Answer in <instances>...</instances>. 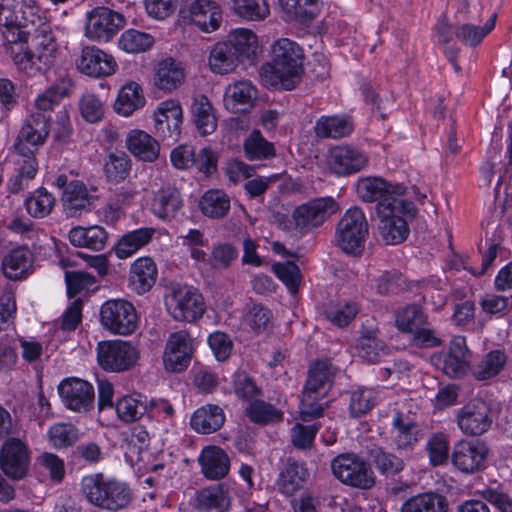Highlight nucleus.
Returning <instances> with one entry per match:
<instances>
[{
  "label": "nucleus",
  "instance_id": "nucleus-41",
  "mask_svg": "<svg viewBox=\"0 0 512 512\" xmlns=\"http://www.w3.org/2000/svg\"><path fill=\"white\" fill-rule=\"evenodd\" d=\"M73 82L67 75L60 77L50 87L40 93L35 99L37 113L47 112L59 105L61 100L67 97L72 90Z\"/></svg>",
  "mask_w": 512,
  "mask_h": 512
},
{
  "label": "nucleus",
  "instance_id": "nucleus-64",
  "mask_svg": "<svg viewBox=\"0 0 512 512\" xmlns=\"http://www.w3.org/2000/svg\"><path fill=\"white\" fill-rule=\"evenodd\" d=\"M39 467L48 473L49 479L54 483H61L65 477V464L63 459L51 452H43L37 457Z\"/></svg>",
  "mask_w": 512,
  "mask_h": 512
},
{
  "label": "nucleus",
  "instance_id": "nucleus-28",
  "mask_svg": "<svg viewBox=\"0 0 512 512\" xmlns=\"http://www.w3.org/2000/svg\"><path fill=\"white\" fill-rule=\"evenodd\" d=\"M183 208L180 191L173 186H165L157 190L152 198L151 212L155 217L170 222L176 218Z\"/></svg>",
  "mask_w": 512,
  "mask_h": 512
},
{
  "label": "nucleus",
  "instance_id": "nucleus-55",
  "mask_svg": "<svg viewBox=\"0 0 512 512\" xmlns=\"http://www.w3.org/2000/svg\"><path fill=\"white\" fill-rule=\"evenodd\" d=\"M55 205V197L45 188H38L24 201L27 213L33 218L48 216Z\"/></svg>",
  "mask_w": 512,
  "mask_h": 512
},
{
  "label": "nucleus",
  "instance_id": "nucleus-49",
  "mask_svg": "<svg viewBox=\"0 0 512 512\" xmlns=\"http://www.w3.org/2000/svg\"><path fill=\"white\" fill-rule=\"evenodd\" d=\"M144 104L145 98L141 86L136 82H129L120 89L114 107L118 114L128 117Z\"/></svg>",
  "mask_w": 512,
  "mask_h": 512
},
{
  "label": "nucleus",
  "instance_id": "nucleus-2",
  "mask_svg": "<svg viewBox=\"0 0 512 512\" xmlns=\"http://www.w3.org/2000/svg\"><path fill=\"white\" fill-rule=\"evenodd\" d=\"M32 29L30 47L23 48V44L9 47L10 54L19 70L28 76L46 71L55 61L57 44L53 33L46 23Z\"/></svg>",
  "mask_w": 512,
  "mask_h": 512
},
{
  "label": "nucleus",
  "instance_id": "nucleus-50",
  "mask_svg": "<svg viewBox=\"0 0 512 512\" xmlns=\"http://www.w3.org/2000/svg\"><path fill=\"white\" fill-rule=\"evenodd\" d=\"M226 43L236 52L242 61L254 57L258 49L257 36L249 29L239 28L228 35Z\"/></svg>",
  "mask_w": 512,
  "mask_h": 512
},
{
  "label": "nucleus",
  "instance_id": "nucleus-52",
  "mask_svg": "<svg viewBox=\"0 0 512 512\" xmlns=\"http://www.w3.org/2000/svg\"><path fill=\"white\" fill-rule=\"evenodd\" d=\"M199 206L205 216L223 218L230 210V198L223 190L210 189L201 197Z\"/></svg>",
  "mask_w": 512,
  "mask_h": 512
},
{
  "label": "nucleus",
  "instance_id": "nucleus-11",
  "mask_svg": "<svg viewBox=\"0 0 512 512\" xmlns=\"http://www.w3.org/2000/svg\"><path fill=\"white\" fill-rule=\"evenodd\" d=\"M167 310L176 321L194 322L205 312L202 294L190 285H174L166 299Z\"/></svg>",
  "mask_w": 512,
  "mask_h": 512
},
{
  "label": "nucleus",
  "instance_id": "nucleus-38",
  "mask_svg": "<svg viewBox=\"0 0 512 512\" xmlns=\"http://www.w3.org/2000/svg\"><path fill=\"white\" fill-rule=\"evenodd\" d=\"M126 144L128 150L140 160L153 162L159 156L160 147L157 140L142 130L130 131Z\"/></svg>",
  "mask_w": 512,
  "mask_h": 512
},
{
  "label": "nucleus",
  "instance_id": "nucleus-32",
  "mask_svg": "<svg viewBox=\"0 0 512 512\" xmlns=\"http://www.w3.org/2000/svg\"><path fill=\"white\" fill-rule=\"evenodd\" d=\"M197 506L205 512H228L231 497L227 485L220 483L202 488L197 492Z\"/></svg>",
  "mask_w": 512,
  "mask_h": 512
},
{
  "label": "nucleus",
  "instance_id": "nucleus-21",
  "mask_svg": "<svg viewBox=\"0 0 512 512\" xmlns=\"http://www.w3.org/2000/svg\"><path fill=\"white\" fill-rule=\"evenodd\" d=\"M368 156L358 148L350 145H338L330 150L328 165L337 176H350L367 167Z\"/></svg>",
  "mask_w": 512,
  "mask_h": 512
},
{
  "label": "nucleus",
  "instance_id": "nucleus-20",
  "mask_svg": "<svg viewBox=\"0 0 512 512\" xmlns=\"http://www.w3.org/2000/svg\"><path fill=\"white\" fill-rule=\"evenodd\" d=\"M49 121L50 119L43 113L29 115L14 143L16 152H36L49 135Z\"/></svg>",
  "mask_w": 512,
  "mask_h": 512
},
{
  "label": "nucleus",
  "instance_id": "nucleus-18",
  "mask_svg": "<svg viewBox=\"0 0 512 512\" xmlns=\"http://www.w3.org/2000/svg\"><path fill=\"white\" fill-rule=\"evenodd\" d=\"M457 425L466 435L480 436L486 433L493 422L491 409L482 400H473L458 410Z\"/></svg>",
  "mask_w": 512,
  "mask_h": 512
},
{
  "label": "nucleus",
  "instance_id": "nucleus-45",
  "mask_svg": "<svg viewBox=\"0 0 512 512\" xmlns=\"http://www.w3.org/2000/svg\"><path fill=\"white\" fill-rule=\"evenodd\" d=\"M208 62L212 72L227 74L234 71L241 60L226 41H223L212 47Z\"/></svg>",
  "mask_w": 512,
  "mask_h": 512
},
{
  "label": "nucleus",
  "instance_id": "nucleus-43",
  "mask_svg": "<svg viewBox=\"0 0 512 512\" xmlns=\"http://www.w3.org/2000/svg\"><path fill=\"white\" fill-rule=\"evenodd\" d=\"M131 159L125 152H111L103 160V173L108 183L119 184L130 174Z\"/></svg>",
  "mask_w": 512,
  "mask_h": 512
},
{
  "label": "nucleus",
  "instance_id": "nucleus-13",
  "mask_svg": "<svg viewBox=\"0 0 512 512\" xmlns=\"http://www.w3.org/2000/svg\"><path fill=\"white\" fill-rule=\"evenodd\" d=\"M340 209L331 196L319 197L298 206L292 214L295 228L302 234L321 226Z\"/></svg>",
  "mask_w": 512,
  "mask_h": 512
},
{
  "label": "nucleus",
  "instance_id": "nucleus-63",
  "mask_svg": "<svg viewBox=\"0 0 512 512\" xmlns=\"http://www.w3.org/2000/svg\"><path fill=\"white\" fill-rule=\"evenodd\" d=\"M375 403V391L369 388H360L351 393L349 410L353 417H358L370 411Z\"/></svg>",
  "mask_w": 512,
  "mask_h": 512
},
{
  "label": "nucleus",
  "instance_id": "nucleus-36",
  "mask_svg": "<svg viewBox=\"0 0 512 512\" xmlns=\"http://www.w3.org/2000/svg\"><path fill=\"white\" fill-rule=\"evenodd\" d=\"M70 243L93 251L103 250L108 242V233L98 225L90 227H73L68 234Z\"/></svg>",
  "mask_w": 512,
  "mask_h": 512
},
{
  "label": "nucleus",
  "instance_id": "nucleus-34",
  "mask_svg": "<svg viewBox=\"0 0 512 512\" xmlns=\"http://www.w3.org/2000/svg\"><path fill=\"white\" fill-rule=\"evenodd\" d=\"M449 502L445 495L436 491L421 492L405 500L400 512H448Z\"/></svg>",
  "mask_w": 512,
  "mask_h": 512
},
{
  "label": "nucleus",
  "instance_id": "nucleus-62",
  "mask_svg": "<svg viewBox=\"0 0 512 512\" xmlns=\"http://www.w3.org/2000/svg\"><path fill=\"white\" fill-rule=\"evenodd\" d=\"M233 390L235 395L247 402L253 401L262 394L254 380L245 372H236L233 376Z\"/></svg>",
  "mask_w": 512,
  "mask_h": 512
},
{
  "label": "nucleus",
  "instance_id": "nucleus-48",
  "mask_svg": "<svg viewBox=\"0 0 512 512\" xmlns=\"http://www.w3.org/2000/svg\"><path fill=\"white\" fill-rule=\"evenodd\" d=\"M184 71L179 62L166 58L159 62L155 74V85L164 91H172L182 84Z\"/></svg>",
  "mask_w": 512,
  "mask_h": 512
},
{
  "label": "nucleus",
  "instance_id": "nucleus-54",
  "mask_svg": "<svg viewBox=\"0 0 512 512\" xmlns=\"http://www.w3.org/2000/svg\"><path fill=\"white\" fill-rule=\"evenodd\" d=\"M308 476L307 470L297 462L289 463L280 473L277 485L281 493L290 496L300 489Z\"/></svg>",
  "mask_w": 512,
  "mask_h": 512
},
{
  "label": "nucleus",
  "instance_id": "nucleus-17",
  "mask_svg": "<svg viewBox=\"0 0 512 512\" xmlns=\"http://www.w3.org/2000/svg\"><path fill=\"white\" fill-rule=\"evenodd\" d=\"M193 340L185 330L169 335L163 353V365L166 371L181 373L190 365L193 354Z\"/></svg>",
  "mask_w": 512,
  "mask_h": 512
},
{
  "label": "nucleus",
  "instance_id": "nucleus-42",
  "mask_svg": "<svg viewBox=\"0 0 512 512\" xmlns=\"http://www.w3.org/2000/svg\"><path fill=\"white\" fill-rule=\"evenodd\" d=\"M244 156L249 161H264L276 156V149L262 133L254 129L243 141Z\"/></svg>",
  "mask_w": 512,
  "mask_h": 512
},
{
  "label": "nucleus",
  "instance_id": "nucleus-30",
  "mask_svg": "<svg viewBox=\"0 0 512 512\" xmlns=\"http://www.w3.org/2000/svg\"><path fill=\"white\" fill-rule=\"evenodd\" d=\"M158 276L157 266L150 257L137 258L130 267L129 287L138 295L151 290Z\"/></svg>",
  "mask_w": 512,
  "mask_h": 512
},
{
  "label": "nucleus",
  "instance_id": "nucleus-12",
  "mask_svg": "<svg viewBox=\"0 0 512 512\" xmlns=\"http://www.w3.org/2000/svg\"><path fill=\"white\" fill-rule=\"evenodd\" d=\"M356 191L364 202H377L376 213L381 204H386L389 208L407 200V188L404 185L390 183L381 177L360 178Z\"/></svg>",
  "mask_w": 512,
  "mask_h": 512
},
{
  "label": "nucleus",
  "instance_id": "nucleus-16",
  "mask_svg": "<svg viewBox=\"0 0 512 512\" xmlns=\"http://www.w3.org/2000/svg\"><path fill=\"white\" fill-rule=\"evenodd\" d=\"M30 450L28 444L16 437L7 438L0 450V467L9 478L23 479L30 466Z\"/></svg>",
  "mask_w": 512,
  "mask_h": 512
},
{
  "label": "nucleus",
  "instance_id": "nucleus-53",
  "mask_svg": "<svg viewBox=\"0 0 512 512\" xmlns=\"http://www.w3.org/2000/svg\"><path fill=\"white\" fill-rule=\"evenodd\" d=\"M282 11L300 23L312 21L319 13L318 0H279Z\"/></svg>",
  "mask_w": 512,
  "mask_h": 512
},
{
  "label": "nucleus",
  "instance_id": "nucleus-27",
  "mask_svg": "<svg viewBox=\"0 0 512 512\" xmlns=\"http://www.w3.org/2000/svg\"><path fill=\"white\" fill-rule=\"evenodd\" d=\"M201 473L211 481L225 478L230 471V458L220 447L205 446L198 457Z\"/></svg>",
  "mask_w": 512,
  "mask_h": 512
},
{
  "label": "nucleus",
  "instance_id": "nucleus-51",
  "mask_svg": "<svg viewBox=\"0 0 512 512\" xmlns=\"http://www.w3.org/2000/svg\"><path fill=\"white\" fill-rule=\"evenodd\" d=\"M428 315L422 306L412 303L400 307L395 313V326L405 334H411L420 326L426 324Z\"/></svg>",
  "mask_w": 512,
  "mask_h": 512
},
{
  "label": "nucleus",
  "instance_id": "nucleus-61",
  "mask_svg": "<svg viewBox=\"0 0 512 512\" xmlns=\"http://www.w3.org/2000/svg\"><path fill=\"white\" fill-rule=\"evenodd\" d=\"M238 249L229 243L214 244L208 263L211 267L219 270L228 269L238 258Z\"/></svg>",
  "mask_w": 512,
  "mask_h": 512
},
{
  "label": "nucleus",
  "instance_id": "nucleus-37",
  "mask_svg": "<svg viewBox=\"0 0 512 512\" xmlns=\"http://www.w3.org/2000/svg\"><path fill=\"white\" fill-rule=\"evenodd\" d=\"M225 422L223 409L215 404L198 408L191 417V427L198 433L210 434L220 429Z\"/></svg>",
  "mask_w": 512,
  "mask_h": 512
},
{
  "label": "nucleus",
  "instance_id": "nucleus-15",
  "mask_svg": "<svg viewBox=\"0 0 512 512\" xmlns=\"http://www.w3.org/2000/svg\"><path fill=\"white\" fill-rule=\"evenodd\" d=\"M489 454L487 444L480 439H461L454 443L451 462L455 468L465 474H474L485 468Z\"/></svg>",
  "mask_w": 512,
  "mask_h": 512
},
{
  "label": "nucleus",
  "instance_id": "nucleus-47",
  "mask_svg": "<svg viewBox=\"0 0 512 512\" xmlns=\"http://www.w3.org/2000/svg\"><path fill=\"white\" fill-rule=\"evenodd\" d=\"M155 229L142 227L124 234L116 245V255L120 259L132 256L152 239Z\"/></svg>",
  "mask_w": 512,
  "mask_h": 512
},
{
  "label": "nucleus",
  "instance_id": "nucleus-39",
  "mask_svg": "<svg viewBox=\"0 0 512 512\" xmlns=\"http://www.w3.org/2000/svg\"><path fill=\"white\" fill-rule=\"evenodd\" d=\"M354 129L352 120L343 115L321 116L314 130L319 138L340 139L349 136Z\"/></svg>",
  "mask_w": 512,
  "mask_h": 512
},
{
  "label": "nucleus",
  "instance_id": "nucleus-40",
  "mask_svg": "<svg viewBox=\"0 0 512 512\" xmlns=\"http://www.w3.org/2000/svg\"><path fill=\"white\" fill-rule=\"evenodd\" d=\"M256 97V88L249 81H239L226 88L224 102L228 109L239 112L251 107Z\"/></svg>",
  "mask_w": 512,
  "mask_h": 512
},
{
  "label": "nucleus",
  "instance_id": "nucleus-56",
  "mask_svg": "<svg viewBox=\"0 0 512 512\" xmlns=\"http://www.w3.org/2000/svg\"><path fill=\"white\" fill-rule=\"evenodd\" d=\"M117 416L123 423H132L139 420L147 411V405L142 401L141 395L123 396L115 404Z\"/></svg>",
  "mask_w": 512,
  "mask_h": 512
},
{
  "label": "nucleus",
  "instance_id": "nucleus-14",
  "mask_svg": "<svg viewBox=\"0 0 512 512\" xmlns=\"http://www.w3.org/2000/svg\"><path fill=\"white\" fill-rule=\"evenodd\" d=\"M124 24L122 14L107 7H95L86 14L85 36L91 41L108 42Z\"/></svg>",
  "mask_w": 512,
  "mask_h": 512
},
{
  "label": "nucleus",
  "instance_id": "nucleus-44",
  "mask_svg": "<svg viewBox=\"0 0 512 512\" xmlns=\"http://www.w3.org/2000/svg\"><path fill=\"white\" fill-rule=\"evenodd\" d=\"M244 413L250 422L260 426L276 424L283 420V412L280 409L257 398L248 403Z\"/></svg>",
  "mask_w": 512,
  "mask_h": 512
},
{
  "label": "nucleus",
  "instance_id": "nucleus-33",
  "mask_svg": "<svg viewBox=\"0 0 512 512\" xmlns=\"http://www.w3.org/2000/svg\"><path fill=\"white\" fill-rule=\"evenodd\" d=\"M190 111L195 127L201 136H207L216 131L217 116L207 96L203 94L194 96Z\"/></svg>",
  "mask_w": 512,
  "mask_h": 512
},
{
  "label": "nucleus",
  "instance_id": "nucleus-58",
  "mask_svg": "<svg viewBox=\"0 0 512 512\" xmlns=\"http://www.w3.org/2000/svg\"><path fill=\"white\" fill-rule=\"evenodd\" d=\"M371 457L376 470L387 477L399 474L405 466L402 458L382 448L372 450Z\"/></svg>",
  "mask_w": 512,
  "mask_h": 512
},
{
  "label": "nucleus",
  "instance_id": "nucleus-35",
  "mask_svg": "<svg viewBox=\"0 0 512 512\" xmlns=\"http://www.w3.org/2000/svg\"><path fill=\"white\" fill-rule=\"evenodd\" d=\"M33 254L26 246L11 249L2 260L4 275L11 280L26 277L32 267Z\"/></svg>",
  "mask_w": 512,
  "mask_h": 512
},
{
  "label": "nucleus",
  "instance_id": "nucleus-59",
  "mask_svg": "<svg viewBox=\"0 0 512 512\" xmlns=\"http://www.w3.org/2000/svg\"><path fill=\"white\" fill-rule=\"evenodd\" d=\"M233 11L249 21H261L270 14L267 0H232Z\"/></svg>",
  "mask_w": 512,
  "mask_h": 512
},
{
  "label": "nucleus",
  "instance_id": "nucleus-4",
  "mask_svg": "<svg viewBox=\"0 0 512 512\" xmlns=\"http://www.w3.org/2000/svg\"><path fill=\"white\" fill-rule=\"evenodd\" d=\"M37 22L41 17L33 0H0V32L5 45L27 43Z\"/></svg>",
  "mask_w": 512,
  "mask_h": 512
},
{
  "label": "nucleus",
  "instance_id": "nucleus-5",
  "mask_svg": "<svg viewBox=\"0 0 512 512\" xmlns=\"http://www.w3.org/2000/svg\"><path fill=\"white\" fill-rule=\"evenodd\" d=\"M336 368L328 360L312 363L302 391L300 414L303 421H311L323 415L324 406L320 402L333 386Z\"/></svg>",
  "mask_w": 512,
  "mask_h": 512
},
{
  "label": "nucleus",
  "instance_id": "nucleus-57",
  "mask_svg": "<svg viewBox=\"0 0 512 512\" xmlns=\"http://www.w3.org/2000/svg\"><path fill=\"white\" fill-rule=\"evenodd\" d=\"M154 44L152 35L136 29L124 31L119 40L120 49L128 53H141L150 49Z\"/></svg>",
  "mask_w": 512,
  "mask_h": 512
},
{
  "label": "nucleus",
  "instance_id": "nucleus-29",
  "mask_svg": "<svg viewBox=\"0 0 512 512\" xmlns=\"http://www.w3.org/2000/svg\"><path fill=\"white\" fill-rule=\"evenodd\" d=\"M356 351L358 356L366 362L377 363L382 357L388 355L389 347L380 338L378 328L362 326L360 337L356 344Z\"/></svg>",
  "mask_w": 512,
  "mask_h": 512
},
{
  "label": "nucleus",
  "instance_id": "nucleus-7",
  "mask_svg": "<svg viewBox=\"0 0 512 512\" xmlns=\"http://www.w3.org/2000/svg\"><path fill=\"white\" fill-rule=\"evenodd\" d=\"M368 235V223L364 212L358 207L349 208L339 220L335 240L346 254L358 256L364 250Z\"/></svg>",
  "mask_w": 512,
  "mask_h": 512
},
{
  "label": "nucleus",
  "instance_id": "nucleus-1",
  "mask_svg": "<svg viewBox=\"0 0 512 512\" xmlns=\"http://www.w3.org/2000/svg\"><path fill=\"white\" fill-rule=\"evenodd\" d=\"M271 53V61L260 70L263 83L274 89H294L303 74V49L296 42L282 38L274 43Z\"/></svg>",
  "mask_w": 512,
  "mask_h": 512
},
{
  "label": "nucleus",
  "instance_id": "nucleus-46",
  "mask_svg": "<svg viewBox=\"0 0 512 512\" xmlns=\"http://www.w3.org/2000/svg\"><path fill=\"white\" fill-rule=\"evenodd\" d=\"M508 356L500 349L491 350L474 366L473 376L479 381L489 380L499 375L505 368Z\"/></svg>",
  "mask_w": 512,
  "mask_h": 512
},
{
  "label": "nucleus",
  "instance_id": "nucleus-31",
  "mask_svg": "<svg viewBox=\"0 0 512 512\" xmlns=\"http://www.w3.org/2000/svg\"><path fill=\"white\" fill-rule=\"evenodd\" d=\"M393 441L398 450H411L418 443L422 434L418 425L400 411L392 419Z\"/></svg>",
  "mask_w": 512,
  "mask_h": 512
},
{
  "label": "nucleus",
  "instance_id": "nucleus-9",
  "mask_svg": "<svg viewBox=\"0 0 512 512\" xmlns=\"http://www.w3.org/2000/svg\"><path fill=\"white\" fill-rule=\"evenodd\" d=\"M333 475L345 485L370 489L375 484V476L370 465L355 453L337 455L331 462Z\"/></svg>",
  "mask_w": 512,
  "mask_h": 512
},
{
  "label": "nucleus",
  "instance_id": "nucleus-19",
  "mask_svg": "<svg viewBox=\"0 0 512 512\" xmlns=\"http://www.w3.org/2000/svg\"><path fill=\"white\" fill-rule=\"evenodd\" d=\"M58 391L64 405L69 410L85 413L94 407V387L85 380L65 379L59 384Z\"/></svg>",
  "mask_w": 512,
  "mask_h": 512
},
{
  "label": "nucleus",
  "instance_id": "nucleus-8",
  "mask_svg": "<svg viewBox=\"0 0 512 512\" xmlns=\"http://www.w3.org/2000/svg\"><path fill=\"white\" fill-rule=\"evenodd\" d=\"M138 322L134 305L125 299H110L101 305L100 323L112 334L131 335L136 331Z\"/></svg>",
  "mask_w": 512,
  "mask_h": 512
},
{
  "label": "nucleus",
  "instance_id": "nucleus-24",
  "mask_svg": "<svg viewBox=\"0 0 512 512\" xmlns=\"http://www.w3.org/2000/svg\"><path fill=\"white\" fill-rule=\"evenodd\" d=\"M180 13L185 20L205 33L217 30L222 21L220 6L212 0H193Z\"/></svg>",
  "mask_w": 512,
  "mask_h": 512
},
{
  "label": "nucleus",
  "instance_id": "nucleus-25",
  "mask_svg": "<svg viewBox=\"0 0 512 512\" xmlns=\"http://www.w3.org/2000/svg\"><path fill=\"white\" fill-rule=\"evenodd\" d=\"M183 112L180 104L174 100L160 103L154 113V127L162 139L177 141L181 133Z\"/></svg>",
  "mask_w": 512,
  "mask_h": 512
},
{
  "label": "nucleus",
  "instance_id": "nucleus-23",
  "mask_svg": "<svg viewBox=\"0 0 512 512\" xmlns=\"http://www.w3.org/2000/svg\"><path fill=\"white\" fill-rule=\"evenodd\" d=\"M54 183L59 189L63 190L62 203L67 216H79L83 211L89 209L90 196L86 185L82 181H68L65 174H60Z\"/></svg>",
  "mask_w": 512,
  "mask_h": 512
},
{
  "label": "nucleus",
  "instance_id": "nucleus-22",
  "mask_svg": "<svg viewBox=\"0 0 512 512\" xmlns=\"http://www.w3.org/2000/svg\"><path fill=\"white\" fill-rule=\"evenodd\" d=\"M76 66L81 73L87 76L101 78L113 75L118 64L111 54L90 45L83 47Z\"/></svg>",
  "mask_w": 512,
  "mask_h": 512
},
{
  "label": "nucleus",
  "instance_id": "nucleus-6",
  "mask_svg": "<svg viewBox=\"0 0 512 512\" xmlns=\"http://www.w3.org/2000/svg\"><path fill=\"white\" fill-rule=\"evenodd\" d=\"M416 207L410 200L402 201L392 207L381 204L378 208L379 234L388 245L400 244L409 235L408 219L414 218Z\"/></svg>",
  "mask_w": 512,
  "mask_h": 512
},
{
  "label": "nucleus",
  "instance_id": "nucleus-60",
  "mask_svg": "<svg viewBox=\"0 0 512 512\" xmlns=\"http://www.w3.org/2000/svg\"><path fill=\"white\" fill-rule=\"evenodd\" d=\"M496 15H493L483 27L471 24H463L456 28V38L469 46L479 44L484 37L490 33L495 27Z\"/></svg>",
  "mask_w": 512,
  "mask_h": 512
},
{
  "label": "nucleus",
  "instance_id": "nucleus-26",
  "mask_svg": "<svg viewBox=\"0 0 512 512\" xmlns=\"http://www.w3.org/2000/svg\"><path fill=\"white\" fill-rule=\"evenodd\" d=\"M443 372L452 378L464 376L469 369L470 351L464 336H455L450 342L448 352L440 359Z\"/></svg>",
  "mask_w": 512,
  "mask_h": 512
},
{
  "label": "nucleus",
  "instance_id": "nucleus-10",
  "mask_svg": "<svg viewBox=\"0 0 512 512\" xmlns=\"http://www.w3.org/2000/svg\"><path fill=\"white\" fill-rule=\"evenodd\" d=\"M97 362L107 372H125L132 369L138 359L139 352L130 341L106 340L96 347Z\"/></svg>",
  "mask_w": 512,
  "mask_h": 512
},
{
  "label": "nucleus",
  "instance_id": "nucleus-3",
  "mask_svg": "<svg viewBox=\"0 0 512 512\" xmlns=\"http://www.w3.org/2000/svg\"><path fill=\"white\" fill-rule=\"evenodd\" d=\"M80 489L91 505L106 512L126 510L133 501V491L126 482L102 473L84 476Z\"/></svg>",
  "mask_w": 512,
  "mask_h": 512
}]
</instances>
